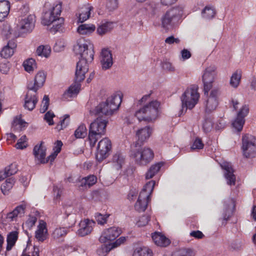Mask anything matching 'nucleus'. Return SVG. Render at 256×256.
<instances>
[{
	"instance_id": "aec40b11",
	"label": "nucleus",
	"mask_w": 256,
	"mask_h": 256,
	"mask_svg": "<svg viewBox=\"0 0 256 256\" xmlns=\"http://www.w3.org/2000/svg\"><path fill=\"white\" fill-rule=\"evenodd\" d=\"M38 102L37 92L28 90L25 96L24 108L28 110H32L35 108Z\"/></svg>"
},
{
	"instance_id": "1a4fd4ad",
	"label": "nucleus",
	"mask_w": 256,
	"mask_h": 256,
	"mask_svg": "<svg viewBox=\"0 0 256 256\" xmlns=\"http://www.w3.org/2000/svg\"><path fill=\"white\" fill-rule=\"evenodd\" d=\"M132 156L134 159L136 163L138 164L146 166L153 160L154 153L150 148L144 147L133 150Z\"/></svg>"
},
{
	"instance_id": "774afa93",
	"label": "nucleus",
	"mask_w": 256,
	"mask_h": 256,
	"mask_svg": "<svg viewBox=\"0 0 256 256\" xmlns=\"http://www.w3.org/2000/svg\"><path fill=\"white\" fill-rule=\"evenodd\" d=\"M62 146V142L60 140H57L56 143V146L54 148V152L58 154L60 152Z\"/></svg>"
},
{
	"instance_id": "6ab92c4d",
	"label": "nucleus",
	"mask_w": 256,
	"mask_h": 256,
	"mask_svg": "<svg viewBox=\"0 0 256 256\" xmlns=\"http://www.w3.org/2000/svg\"><path fill=\"white\" fill-rule=\"evenodd\" d=\"M100 62L102 70H108L112 67L113 64L112 54L110 50L106 48L102 50L100 56Z\"/></svg>"
},
{
	"instance_id": "5701e85b",
	"label": "nucleus",
	"mask_w": 256,
	"mask_h": 256,
	"mask_svg": "<svg viewBox=\"0 0 256 256\" xmlns=\"http://www.w3.org/2000/svg\"><path fill=\"white\" fill-rule=\"evenodd\" d=\"M48 238V230L46 223L40 220L37 230L35 232V238L40 242H43Z\"/></svg>"
},
{
	"instance_id": "f704fd0d",
	"label": "nucleus",
	"mask_w": 256,
	"mask_h": 256,
	"mask_svg": "<svg viewBox=\"0 0 256 256\" xmlns=\"http://www.w3.org/2000/svg\"><path fill=\"white\" fill-rule=\"evenodd\" d=\"M216 15V11L213 7L206 6L202 11V16L203 18L210 20L213 18Z\"/></svg>"
},
{
	"instance_id": "680f3d73",
	"label": "nucleus",
	"mask_w": 256,
	"mask_h": 256,
	"mask_svg": "<svg viewBox=\"0 0 256 256\" xmlns=\"http://www.w3.org/2000/svg\"><path fill=\"white\" fill-rule=\"evenodd\" d=\"M125 240V237H120L119 238L116 240L112 244L111 248H114L120 246L122 244L124 243Z\"/></svg>"
},
{
	"instance_id": "7c9ffc66",
	"label": "nucleus",
	"mask_w": 256,
	"mask_h": 256,
	"mask_svg": "<svg viewBox=\"0 0 256 256\" xmlns=\"http://www.w3.org/2000/svg\"><path fill=\"white\" fill-rule=\"evenodd\" d=\"M10 10V3L6 0H0V22L7 17Z\"/></svg>"
},
{
	"instance_id": "4d7b16f0",
	"label": "nucleus",
	"mask_w": 256,
	"mask_h": 256,
	"mask_svg": "<svg viewBox=\"0 0 256 256\" xmlns=\"http://www.w3.org/2000/svg\"><path fill=\"white\" fill-rule=\"evenodd\" d=\"M54 116L55 115L54 112L50 110L45 114L44 119L50 126L54 124L52 119Z\"/></svg>"
},
{
	"instance_id": "c9c22d12",
	"label": "nucleus",
	"mask_w": 256,
	"mask_h": 256,
	"mask_svg": "<svg viewBox=\"0 0 256 256\" xmlns=\"http://www.w3.org/2000/svg\"><path fill=\"white\" fill-rule=\"evenodd\" d=\"M68 232L67 228H57L52 234V237L54 240H60L64 237Z\"/></svg>"
},
{
	"instance_id": "338daca9",
	"label": "nucleus",
	"mask_w": 256,
	"mask_h": 256,
	"mask_svg": "<svg viewBox=\"0 0 256 256\" xmlns=\"http://www.w3.org/2000/svg\"><path fill=\"white\" fill-rule=\"evenodd\" d=\"M181 56L183 60L189 58L191 56V53L186 49H184L181 51Z\"/></svg>"
},
{
	"instance_id": "3c124183",
	"label": "nucleus",
	"mask_w": 256,
	"mask_h": 256,
	"mask_svg": "<svg viewBox=\"0 0 256 256\" xmlns=\"http://www.w3.org/2000/svg\"><path fill=\"white\" fill-rule=\"evenodd\" d=\"M26 136H22L18 140L16 144V147L17 149L22 150L26 148L28 144L26 143Z\"/></svg>"
},
{
	"instance_id": "4468645a",
	"label": "nucleus",
	"mask_w": 256,
	"mask_h": 256,
	"mask_svg": "<svg viewBox=\"0 0 256 256\" xmlns=\"http://www.w3.org/2000/svg\"><path fill=\"white\" fill-rule=\"evenodd\" d=\"M35 16L30 14L27 17L22 19L20 24V36H22L23 34L30 32L34 27Z\"/></svg>"
},
{
	"instance_id": "412c9836",
	"label": "nucleus",
	"mask_w": 256,
	"mask_h": 256,
	"mask_svg": "<svg viewBox=\"0 0 256 256\" xmlns=\"http://www.w3.org/2000/svg\"><path fill=\"white\" fill-rule=\"evenodd\" d=\"M95 222L93 220H86L81 221L80 223V228L78 231V234L81 236H84L90 234L93 230Z\"/></svg>"
},
{
	"instance_id": "69168bd1",
	"label": "nucleus",
	"mask_w": 256,
	"mask_h": 256,
	"mask_svg": "<svg viewBox=\"0 0 256 256\" xmlns=\"http://www.w3.org/2000/svg\"><path fill=\"white\" fill-rule=\"evenodd\" d=\"M53 191L56 198L59 199L62 193V190L60 188H58L57 186H54Z\"/></svg>"
},
{
	"instance_id": "de8ad7c7",
	"label": "nucleus",
	"mask_w": 256,
	"mask_h": 256,
	"mask_svg": "<svg viewBox=\"0 0 256 256\" xmlns=\"http://www.w3.org/2000/svg\"><path fill=\"white\" fill-rule=\"evenodd\" d=\"M244 123V119H243L242 118L238 116L234 121L232 122V124L233 127L238 132H240L242 129Z\"/></svg>"
},
{
	"instance_id": "c85d7f7f",
	"label": "nucleus",
	"mask_w": 256,
	"mask_h": 256,
	"mask_svg": "<svg viewBox=\"0 0 256 256\" xmlns=\"http://www.w3.org/2000/svg\"><path fill=\"white\" fill-rule=\"evenodd\" d=\"M26 208V204H22L16 206L12 212L8 214L7 218L12 221L18 216L20 217L22 216L24 214Z\"/></svg>"
},
{
	"instance_id": "6e6d98bb",
	"label": "nucleus",
	"mask_w": 256,
	"mask_h": 256,
	"mask_svg": "<svg viewBox=\"0 0 256 256\" xmlns=\"http://www.w3.org/2000/svg\"><path fill=\"white\" fill-rule=\"evenodd\" d=\"M204 144L200 138H197L194 142L191 148L192 150H201L204 148Z\"/></svg>"
},
{
	"instance_id": "e2e57ef3",
	"label": "nucleus",
	"mask_w": 256,
	"mask_h": 256,
	"mask_svg": "<svg viewBox=\"0 0 256 256\" xmlns=\"http://www.w3.org/2000/svg\"><path fill=\"white\" fill-rule=\"evenodd\" d=\"M190 236L196 238L201 239L204 237V234L200 230L192 231L190 233Z\"/></svg>"
},
{
	"instance_id": "09e8293b",
	"label": "nucleus",
	"mask_w": 256,
	"mask_h": 256,
	"mask_svg": "<svg viewBox=\"0 0 256 256\" xmlns=\"http://www.w3.org/2000/svg\"><path fill=\"white\" fill-rule=\"evenodd\" d=\"M109 216L108 214H102L100 213H96L95 214V218L98 224L102 225L106 222Z\"/></svg>"
},
{
	"instance_id": "052dcab7",
	"label": "nucleus",
	"mask_w": 256,
	"mask_h": 256,
	"mask_svg": "<svg viewBox=\"0 0 256 256\" xmlns=\"http://www.w3.org/2000/svg\"><path fill=\"white\" fill-rule=\"evenodd\" d=\"M248 106L245 104L242 108L240 111L238 112V116L244 119V118L248 114Z\"/></svg>"
},
{
	"instance_id": "dca6fc26",
	"label": "nucleus",
	"mask_w": 256,
	"mask_h": 256,
	"mask_svg": "<svg viewBox=\"0 0 256 256\" xmlns=\"http://www.w3.org/2000/svg\"><path fill=\"white\" fill-rule=\"evenodd\" d=\"M234 207L235 204L234 199L230 198L224 202L222 218L220 219L222 221V226H225L227 222L232 215Z\"/></svg>"
},
{
	"instance_id": "bb28decb",
	"label": "nucleus",
	"mask_w": 256,
	"mask_h": 256,
	"mask_svg": "<svg viewBox=\"0 0 256 256\" xmlns=\"http://www.w3.org/2000/svg\"><path fill=\"white\" fill-rule=\"evenodd\" d=\"M16 44L14 41H9L4 46L0 52L2 57L8 58L11 57L14 53V49L16 48Z\"/></svg>"
},
{
	"instance_id": "8fccbe9b",
	"label": "nucleus",
	"mask_w": 256,
	"mask_h": 256,
	"mask_svg": "<svg viewBox=\"0 0 256 256\" xmlns=\"http://www.w3.org/2000/svg\"><path fill=\"white\" fill-rule=\"evenodd\" d=\"M69 118V115H64V118L60 121V124H58L56 126V128L58 130H62L64 128H66L70 122Z\"/></svg>"
},
{
	"instance_id": "0eeeda50",
	"label": "nucleus",
	"mask_w": 256,
	"mask_h": 256,
	"mask_svg": "<svg viewBox=\"0 0 256 256\" xmlns=\"http://www.w3.org/2000/svg\"><path fill=\"white\" fill-rule=\"evenodd\" d=\"M182 14L180 7L174 8L163 15L161 18L162 26L166 30L172 28L179 20Z\"/></svg>"
},
{
	"instance_id": "b1692460",
	"label": "nucleus",
	"mask_w": 256,
	"mask_h": 256,
	"mask_svg": "<svg viewBox=\"0 0 256 256\" xmlns=\"http://www.w3.org/2000/svg\"><path fill=\"white\" fill-rule=\"evenodd\" d=\"M152 130L149 126H146L144 128L138 130L136 133V136L138 138V141L136 144V147L138 146H140L141 144L149 138Z\"/></svg>"
},
{
	"instance_id": "f3484780",
	"label": "nucleus",
	"mask_w": 256,
	"mask_h": 256,
	"mask_svg": "<svg viewBox=\"0 0 256 256\" xmlns=\"http://www.w3.org/2000/svg\"><path fill=\"white\" fill-rule=\"evenodd\" d=\"M122 232L120 228L117 227H112L104 231L100 238L101 242H106L108 240H115Z\"/></svg>"
},
{
	"instance_id": "6e6552de",
	"label": "nucleus",
	"mask_w": 256,
	"mask_h": 256,
	"mask_svg": "<svg viewBox=\"0 0 256 256\" xmlns=\"http://www.w3.org/2000/svg\"><path fill=\"white\" fill-rule=\"evenodd\" d=\"M242 150L246 158H252L256 156V138L250 134L242 136Z\"/></svg>"
},
{
	"instance_id": "c756f323",
	"label": "nucleus",
	"mask_w": 256,
	"mask_h": 256,
	"mask_svg": "<svg viewBox=\"0 0 256 256\" xmlns=\"http://www.w3.org/2000/svg\"><path fill=\"white\" fill-rule=\"evenodd\" d=\"M97 182V178L94 175H90L83 178L80 180V187L84 188H89Z\"/></svg>"
},
{
	"instance_id": "37998d69",
	"label": "nucleus",
	"mask_w": 256,
	"mask_h": 256,
	"mask_svg": "<svg viewBox=\"0 0 256 256\" xmlns=\"http://www.w3.org/2000/svg\"><path fill=\"white\" fill-rule=\"evenodd\" d=\"M192 250L189 248H182L174 252L172 256H194Z\"/></svg>"
},
{
	"instance_id": "e433bc0d",
	"label": "nucleus",
	"mask_w": 256,
	"mask_h": 256,
	"mask_svg": "<svg viewBox=\"0 0 256 256\" xmlns=\"http://www.w3.org/2000/svg\"><path fill=\"white\" fill-rule=\"evenodd\" d=\"M132 256H152V252L147 247H140L134 250Z\"/></svg>"
},
{
	"instance_id": "f03ea898",
	"label": "nucleus",
	"mask_w": 256,
	"mask_h": 256,
	"mask_svg": "<svg viewBox=\"0 0 256 256\" xmlns=\"http://www.w3.org/2000/svg\"><path fill=\"white\" fill-rule=\"evenodd\" d=\"M122 98L118 95H112L108 97L105 102H102L94 108L90 109V114L98 116L100 117L102 116H110L113 114L120 104Z\"/></svg>"
},
{
	"instance_id": "20e7f679",
	"label": "nucleus",
	"mask_w": 256,
	"mask_h": 256,
	"mask_svg": "<svg viewBox=\"0 0 256 256\" xmlns=\"http://www.w3.org/2000/svg\"><path fill=\"white\" fill-rule=\"evenodd\" d=\"M160 108V103L157 100H152L137 110L135 116L140 121L152 122L158 118Z\"/></svg>"
},
{
	"instance_id": "864d4df0",
	"label": "nucleus",
	"mask_w": 256,
	"mask_h": 256,
	"mask_svg": "<svg viewBox=\"0 0 256 256\" xmlns=\"http://www.w3.org/2000/svg\"><path fill=\"white\" fill-rule=\"evenodd\" d=\"M49 98L48 96L44 95L43 100L42 101V104L41 108H40V112L41 113H44L45 112L46 110L48 109V106H49Z\"/></svg>"
},
{
	"instance_id": "393cba45",
	"label": "nucleus",
	"mask_w": 256,
	"mask_h": 256,
	"mask_svg": "<svg viewBox=\"0 0 256 256\" xmlns=\"http://www.w3.org/2000/svg\"><path fill=\"white\" fill-rule=\"evenodd\" d=\"M92 10L93 8L88 4L80 8L78 10V22L82 23L88 19Z\"/></svg>"
},
{
	"instance_id": "9d476101",
	"label": "nucleus",
	"mask_w": 256,
	"mask_h": 256,
	"mask_svg": "<svg viewBox=\"0 0 256 256\" xmlns=\"http://www.w3.org/2000/svg\"><path fill=\"white\" fill-rule=\"evenodd\" d=\"M45 8H48V11H46L44 13L42 16V23L44 26H50L56 18H58L62 10V5L60 4H56L51 6L50 4H46Z\"/></svg>"
},
{
	"instance_id": "4c0bfd02",
	"label": "nucleus",
	"mask_w": 256,
	"mask_h": 256,
	"mask_svg": "<svg viewBox=\"0 0 256 256\" xmlns=\"http://www.w3.org/2000/svg\"><path fill=\"white\" fill-rule=\"evenodd\" d=\"M162 165L161 163H157L152 165L146 174V178H152L160 170Z\"/></svg>"
},
{
	"instance_id": "0e129e2a",
	"label": "nucleus",
	"mask_w": 256,
	"mask_h": 256,
	"mask_svg": "<svg viewBox=\"0 0 256 256\" xmlns=\"http://www.w3.org/2000/svg\"><path fill=\"white\" fill-rule=\"evenodd\" d=\"M180 42V40L178 38H174L173 36H169L165 40L166 43L170 44L174 43L178 44Z\"/></svg>"
},
{
	"instance_id": "58836bf2",
	"label": "nucleus",
	"mask_w": 256,
	"mask_h": 256,
	"mask_svg": "<svg viewBox=\"0 0 256 256\" xmlns=\"http://www.w3.org/2000/svg\"><path fill=\"white\" fill-rule=\"evenodd\" d=\"M112 25V22H105L98 27L97 32L100 35L104 34L110 32L113 28Z\"/></svg>"
},
{
	"instance_id": "ea45409f",
	"label": "nucleus",
	"mask_w": 256,
	"mask_h": 256,
	"mask_svg": "<svg viewBox=\"0 0 256 256\" xmlns=\"http://www.w3.org/2000/svg\"><path fill=\"white\" fill-rule=\"evenodd\" d=\"M64 23V19L58 18L52 24V26L50 28V31L52 32H57L62 31V24Z\"/></svg>"
},
{
	"instance_id": "a19ab883",
	"label": "nucleus",
	"mask_w": 256,
	"mask_h": 256,
	"mask_svg": "<svg viewBox=\"0 0 256 256\" xmlns=\"http://www.w3.org/2000/svg\"><path fill=\"white\" fill-rule=\"evenodd\" d=\"M241 76L240 72H238V71L234 72L230 78V85L234 88H236L240 84Z\"/></svg>"
},
{
	"instance_id": "473e14b6",
	"label": "nucleus",
	"mask_w": 256,
	"mask_h": 256,
	"mask_svg": "<svg viewBox=\"0 0 256 256\" xmlns=\"http://www.w3.org/2000/svg\"><path fill=\"white\" fill-rule=\"evenodd\" d=\"M96 26L92 24H82L77 28V32L80 34H90L92 33Z\"/></svg>"
},
{
	"instance_id": "c03bdc74",
	"label": "nucleus",
	"mask_w": 256,
	"mask_h": 256,
	"mask_svg": "<svg viewBox=\"0 0 256 256\" xmlns=\"http://www.w3.org/2000/svg\"><path fill=\"white\" fill-rule=\"evenodd\" d=\"M23 66L25 70L28 72H30L36 68V61L33 58H30L23 63Z\"/></svg>"
},
{
	"instance_id": "bf43d9fd",
	"label": "nucleus",
	"mask_w": 256,
	"mask_h": 256,
	"mask_svg": "<svg viewBox=\"0 0 256 256\" xmlns=\"http://www.w3.org/2000/svg\"><path fill=\"white\" fill-rule=\"evenodd\" d=\"M5 169L9 176L15 174L18 171L16 165L15 164H12L6 167Z\"/></svg>"
},
{
	"instance_id": "cd10ccee",
	"label": "nucleus",
	"mask_w": 256,
	"mask_h": 256,
	"mask_svg": "<svg viewBox=\"0 0 256 256\" xmlns=\"http://www.w3.org/2000/svg\"><path fill=\"white\" fill-rule=\"evenodd\" d=\"M125 158L120 152H117L112 156V164L113 168L116 170H120L124 164Z\"/></svg>"
},
{
	"instance_id": "f8f14e48",
	"label": "nucleus",
	"mask_w": 256,
	"mask_h": 256,
	"mask_svg": "<svg viewBox=\"0 0 256 256\" xmlns=\"http://www.w3.org/2000/svg\"><path fill=\"white\" fill-rule=\"evenodd\" d=\"M216 76V68L214 66H210L205 70L202 78L204 94L212 90V83Z\"/></svg>"
},
{
	"instance_id": "49530a36",
	"label": "nucleus",
	"mask_w": 256,
	"mask_h": 256,
	"mask_svg": "<svg viewBox=\"0 0 256 256\" xmlns=\"http://www.w3.org/2000/svg\"><path fill=\"white\" fill-rule=\"evenodd\" d=\"M118 0H107L106 8L108 12H112L118 8Z\"/></svg>"
},
{
	"instance_id": "f257e3e1",
	"label": "nucleus",
	"mask_w": 256,
	"mask_h": 256,
	"mask_svg": "<svg viewBox=\"0 0 256 256\" xmlns=\"http://www.w3.org/2000/svg\"><path fill=\"white\" fill-rule=\"evenodd\" d=\"M74 51L76 54L80 56V60L76 64L74 83L63 94L65 99L78 94L81 86L80 82L84 80L85 74L88 70V64L94 60V46L90 40L80 38L74 47Z\"/></svg>"
},
{
	"instance_id": "4be33fe9",
	"label": "nucleus",
	"mask_w": 256,
	"mask_h": 256,
	"mask_svg": "<svg viewBox=\"0 0 256 256\" xmlns=\"http://www.w3.org/2000/svg\"><path fill=\"white\" fill-rule=\"evenodd\" d=\"M222 168L225 170L224 177L228 185H234L236 184V176L234 174V170L230 164L224 162L221 164Z\"/></svg>"
},
{
	"instance_id": "7ed1b4c3",
	"label": "nucleus",
	"mask_w": 256,
	"mask_h": 256,
	"mask_svg": "<svg viewBox=\"0 0 256 256\" xmlns=\"http://www.w3.org/2000/svg\"><path fill=\"white\" fill-rule=\"evenodd\" d=\"M108 122L106 118L98 116L90 124L88 140L92 148L94 147L98 140L105 134Z\"/></svg>"
},
{
	"instance_id": "603ef678",
	"label": "nucleus",
	"mask_w": 256,
	"mask_h": 256,
	"mask_svg": "<svg viewBox=\"0 0 256 256\" xmlns=\"http://www.w3.org/2000/svg\"><path fill=\"white\" fill-rule=\"evenodd\" d=\"M213 126V122L211 118H208L204 120L203 123V129L204 132H210Z\"/></svg>"
},
{
	"instance_id": "5fc2aeb1",
	"label": "nucleus",
	"mask_w": 256,
	"mask_h": 256,
	"mask_svg": "<svg viewBox=\"0 0 256 256\" xmlns=\"http://www.w3.org/2000/svg\"><path fill=\"white\" fill-rule=\"evenodd\" d=\"M150 220V217L148 215H144L140 217L139 220L137 222L138 226H144L146 225Z\"/></svg>"
},
{
	"instance_id": "a211bd4d",
	"label": "nucleus",
	"mask_w": 256,
	"mask_h": 256,
	"mask_svg": "<svg viewBox=\"0 0 256 256\" xmlns=\"http://www.w3.org/2000/svg\"><path fill=\"white\" fill-rule=\"evenodd\" d=\"M46 148L43 146V142L40 144L34 146L33 149V154L34 156L36 162L38 164H46L48 160H46Z\"/></svg>"
},
{
	"instance_id": "a18cd8bd",
	"label": "nucleus",
	"mask_w": 256,
	"mask_h": 256,
	"mask_svg": "<svg viewBox=\"0 0 256 256\" xmlns=\"http://www.w3.org/2000/svg\"><path fill=\"white\" fill-rule=\"evenodd\" d=\"M50 48L48 46H40L36 50L37 55L47 58L50 53Z\"/></svg>"
},
{
	"instance_id": "39448f33",
	"label": "nucleus",
	"mask_w": 256,
	"mask_h": 256,
	"mask_svg": "<svg viewBox=\"0 0 256 256\" xmlns=\"http://www.w3.org/2000/svg\"><path fill=\"white\" fill-rule=\"evenodd\" d=\"M155 185V181L150 180L148 182L140 192L134 208L136 210L144 212L147 208L148 202L150 200V195Z\"/></svg>"
},
{
	"instance_id": "423d86ee",
	"label": "nucleus",
	"mask_w": 256,
	"mask_h": 256,
	"mask_svg": "<svg viewBox=\"0 0 256 256\" xmlns=\"http://www.w3.org/2000/svg\"><path fill=\"white\" fill-rule=\"evenodd\" d=\"M200 98L198 88L195 86L187 88L181 96L182 112H185L188 110H191L197 104Z\"/></svg>"
},
{
	"instance_id": "79ce46f5",
	"label": "nucleus",
	"mask_w": 256,
	"mask_h": 256,
	"mask_svg": "<svg viewBox=\"0 0 256 256\" xmlns=\"http://www.w3.org/2000/svg\"><path fill=\"white\" fill-rule=\"evenodd\" d=\"M87 134V129L84 124H81L75 130L74 136L77 138H84Z\"/></svg>"
},
{
	"instance_id": "13d9d810",
	"label": "nucleus",
	"mask_w": 256,
	"mask_h": 256,
	"mask_svg": "<svg viewBox=\"0 0 256 256\" xmlns=\"http://www.w3.org/2000/svg\"><path fill=\"white\" fill-rule=\"evenodd\" d=\"M162 68L168 72H174L175 68L172 63L168 62H164L162 64Z\"/></svg>"
},
{
	"instance_id": "2f4dec72",
	"label": "nucleus",
	"mask_w": 256,
	"mask_h": 256,
	"mask_svg": "<svg viewBox=\"0 0 256 256\" xmlns=\"http://www.w3.org/2000/svg\"><path fill=\"white\" fill-rule=\"evenodd\" d=\"M18 238V232L16 231H13L10 232L6 238V250L10 251L12 250V248L14 246L16 240Z\"/></svg>"
},
{
	"instance_id": "a878e982",
	"label": "nucleus",
	"mask_w": 256,
	"mask_h": 256,
	"mask_svg": "<svg viewBox=\"0 0 256 256\" xmlns=\"http://www.w3.org/2000/svg\"><path fill=\"white\" fill-rule=\"evenodd\" d=\"M152 237L154 244L158 246L165 247L170 244V240L160 232H155Z\"/></svg>"
},
{
	"instance_id": "2eb2a0df",
	"label": "nucleus",
	"mask_w": 256,
	"mask_h": 256,
	"mask_svg": "<svg viewBox=\"0 0 256 256\" xmlns=\"http://www.w3.org/2000/svg\"><path fill=\"white\" fill-rule=\"evenodd\" d=\"M46 78V74L43 71L38 72L35 76L34 81H30L28 83L27 88L29 90L37 92L41 88Z\"/></svg>"
},
{
	"instance_id": "ddd939ff",
	"label": "nucleus",
	"mask_w": 256,
	"mask_h": 256,
	"mask_svg": "<svg viewBox=\"0 0 256 256\" xmlns=\"http://www.w3.org/2000/svg\"><path fill=\"white\" fill-rule=\"evenodd\" d=\"M206 94L208 98L204 104L205 112L207 114H210L215 110L218 106L220 91L218 88H214L210 90L209 94L206 93Z\"/></svg>"
},
{
	"instance_id": "9b49d317",
	"label": "nucleus",
	"mask_w": 256,
	"mask_h": 256,
	"mask_svg": "<svg viewBox=\"0 0 256 256\" xmlns=\"http://www.w3.org/2000/svg\"><path fill=\"white\" fill-rule=\"evenodd\" d=\"M112 148V142L108 138H105L101 140L97 146L96 160L100 162L108 158L110 154Z\"/></svg>"
},
{
	"instance_id": "72a5a7b5",
	"label": "nucleus",
	"mask_w": 256,
	"mask_h": 256,
	"mask_svg": "<svg viewBox=\"0 0 256 256\" xmlns=\"http://www.w3.org/2000/svg\"><path fill=\"white\" fill-rule=\"evenodd\" d=\"M14 183L15 180L14 178L12 177L7 178L1 186L2 194L4 195L8 194L10 190L12 188Z\"/></svg>"
}]
</instances>
